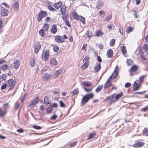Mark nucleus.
Listing matches in <instances>:
<instances>
[{"mask_svg": "<svg viewBox=\"0 0 148 148\" xmlns=\"http://www.w3.org/2000/svg\"><path fill=\"white\" fill-rule=\"evenodd\" d=\"M47 12L42 10H41L37 16V19L38 22H40L43 18L46 17L47 15Z\"/></svg>", "mask_w": 148, "mask_h": 148, "instance_id": "f257e3e1", "label": "nucleus"}, {"mask_svg": "<svg viewBox=\"0 0 148 148\" xmlns=\"http://www.w3.org/2000/svg\"><path fill=\"white\" fill-rule=\"evenodd\" d=\"M49 50L46 51L45 49L43 50V52L42 54V60L45 61L48 60L49 56Z\"/></svg>", "mask_w": 148, "mask_h": 148, "instance_id": "f03ea898", "label": "nucleus"}, {"mask_svg": "<svg viewBox=\"0 0 148 148\" xmlns=\"http://www.w3.org/2000/svg\"><path fill=\"white\" fill-rule=\"evenodd\" d=\"M8 86H10L9 89L8 91L11 90L15 85V84L14 83V81L12 79H9L6 82Z\"/></svg>", "mask_w": 148, "mask_h": 148, "instance_id": "7ed1b4c3", "label": "nucleus"}, {"mask_svg": "<svg viewBox=\"0 0 148 148\" xmlns=\"http://www.w3.org/2000/svg\"><path fill=\"white\" fill-rule=\"evenodd\" d=\"M39 96H36L34 99V100L29 105V107H31L34 106L36 105L39 101Z\"/></svg>", "mask_w": 148, "mask_h": 148, "instance_id": "20e7f679", "label": "nucleus"}, {"mask_svg": "<svg viewBox=\"0 0 148 148\" xmlns=\"http://www.w3.org/2000/svg\"><path fill=\"white\" fill-rule=\"evenodd\" d=\"M41 48V45L39 42H37L35 43L34 47V53H38L39 50Z\"/></svg>", "mask_w": 148, "mask_h": 148, "instance_id": "39448f33", "label": "nucleus"}, {"mask_svg": "<svg viewBox=\"0 0 148 148\" xmlns=\"http://www.w3.org/2000/svg\"><path fill=\"white\" fill-rule=\"evenodd\" d=\"M55 40L59 43H62L64 42L65 41L64 39L62 36L59 35L55 37Z\"/></svg>", "mask_w": 148, "mask_h": 148, "instance_id": "423d86ee", "label": "nucleus"}, {"mask_svg": "<svg viewBox=\"0 0 148 148\" xmlns=\"http://www.w3.org/2000/svg\"><path fill=\"white\" fill-rule=\"evenodd\" d=\"M113 55V52L111 49H109L107 52L106 56L109 58H111Z\"/></svg>", "mask_w": 148, "mask_h": 148, "instance_id": "0eeeda50", "label": "nucleus"}, {"mask_svg": "<svg viewBox=\"0 0 148 148\" xmlns=\"http://www.w3.org/2000/svg\"><path fill=\"white\" fill-rule=\"evenodd\" d=\"M133 86H134V87L133 88V90L134 91L138 90L140 87V83H137L136 82H134L133 84Z\"/></svg>", "mask_w": 148, "mask_h": 148, "instance_id": "6e6552de", "label": "nucleus"}, {"mask_svg": "<svg viewBox=\"0 0 148 148\" xmlns=\"http://www.w3.org/2000/svg\"><path fill=\"white\" fill-rule=\"evenodd\" d=\"M144 143L143 142H137L134 144L133 146L130 145V146H133L134 147H140L143 146Z\"/></svg>", "mask_w": 148, "mask_h": 148, "instance_id": "1a4fd4ad", "label": "nucleus"}, {"mask_svg": "<svg viewBox=\"0 0 148 148\" xmlns=\"http://www.w3.org/2000/svg\"><path fill=\"white\" fill-rule=\"evenodd\" d=\"M115 93H114L112 95H114V98L115 97V98L116 101H118L120 98L123 96V93L122 92H121L120 93L117 94L115 95Z\"/></svg>", "mask_w": 148, "mask_h": 148, "instance_id": "9d476101", "label": "nucleus"}, {"mask_svg": "<svg viewBox=\"0 0 148 148\" xmlns=\"http://www.w3.org/2000/svg\"><path fill=\"white\" fill-rule=\"evenodd\" d=\"M52 75L51 74H48L46 73L43 79L45 81H47L51 77Z\"/></svg>", "mask_w": 148, "mask_h": 148, "instance_id": "9b49d317", "label": "nucleus"}, {"mask_svg": "<svg viewBox=\"0 0 148 148\" xmlns=\"http://www.w3.org/2000/svg\"><path fill=\"white\" fill-rule=\"evenodd\" d=\"M104 5L103 2L101 0L99 1L97 3V5L96 8L97 9H98L102 7Z\"/></svg>", "mask_w": 148, "mask_h": 148, "instance_id": "f8f14e48", "label": "nucleus"}, {"mask_svg": "<svg viewBox=\"0 0 148 148\" xmlns=\"http://www.w3.org/2000/svg\"><path fill=\"white\" fill-rule=\"evenodd\" d=\"M110 78H111V77H110L108 79L106 83L104 86L103 88L104 89L110 86L111 85L112 83L109 81L110 79Z\"/></svg>", "mask_w": 148, "mask_h": 148, "instance_id": "ddd939ff", "label": "nucleus"}, {"mask_svg": "<svg viewBox=\"0 0 148 148\" xmlns=\"http://www.w3.org/2000/svg\"><path fill=\"white\" fill-rule=\"evenodd\" d=\"M13 9L14 10L16 11H17L18 10V2L16 1H15L14 3Z\"/></svg>", "mask_w": 148, "mask_h": 148, "instance_id": "4468645a", "label": "nucleus"}, {"mask_svg": "<svg viewBox=\"0 0 148 148\" xmlns=\"http://www.w3.org/2000/svg\"><path fill=\"white\" fill-rule=\"evenodd\" d=\"M86 96V97L87 98L88 101L91 99L94 96V95L93 93H89L86 94L84 95Z\"/></svg>", "mask_w": 148, "mask_h": 148, "instance_id": "2eb2a0df", "label": "nucleus"}, {"mask_svg": "<svg viewBox=\"0 0 148 148\" xmlns=\"http://www.w3.org/2000/svg\"><path fill=\"white\" fill-rule=\"evenodd\" d=\"M88 101L87 99V98L86 97V96L84 95L83 97L82 100L81 104H82V105H84Z\"/></svg>", "mask_w": 148, "mask_h": 148, "instance_id": "dca6fc26", "label": "nucleus"}, {"mask_svg": "<svg viewBox=\"0 0 148 148\" xmlns=\"http://www.w3.org/2000/svg\"><path fill=\"white\" fill-rule=\"evenodd\" d=\"M8 9L3 8L1 11V15L3 16H6L8 15Z\"/></svg>", "mask_w": 148, "mask_h": 148, "instance_id": "f3484780", "label": "nucleus"}, {"mask_svg": "<svg viewBox=\"0 0 148 148\" xmlns=\"http://www.w3.org/2000/svg\"><path fill=\"white\" fill-rule=\"evenodd\" d=\"M62 2H58L54 4V7L58 9L62 6Z\"/></svg>", "mask_w": 148, "mask_h": 148, "instance_id": "a211bd4d", "label": "nucleus"}, {"mask_svg": "<svg viewBox=\"0 0 148 148\" xmlns=\"http://www.w3.org/2000/svg\"><path fill=\"white\" fill-rule=\"evenodd\" d=\"M103 87V84L98 85L95 90V92L98 93L100 92L102 89Z\"/></svg>", "mask_w": 148, "mask_h": 148, "instance_id": "6ab92c4d", "label": "nucleus"}, {"mask_svg": "<svg viewBox=\"0 0 148 148\" xmlns=\"http://www.w3.org/2000/svg\"><path fill=\"white\" fill-rule=\"evenodd\" d=\"M101 68L100 63H98L97 65H95L94 67V70L97 72L99 71Z\"/></svg>", "mask_w": 148, "mask_h": 148, "instance_id": "aec40b11", "label": "nucleus"}, {"mask_svg": "<svg viewBox=\"0 0 148 148\" xmlns=\"http://www.w3.org/2000/svg\"><path fill=\"white\" fill-rule=\"evenodd\" d=\"M60 10L62 14L63 15H64L66 12L65 6V5L62 6Z\"/></svg>", "mask_w": 148, "mask_h": 148, "instance_id": "412c9836", "label": "nucleus"}, {"mask_svg": "<svg viewBox=\"0 0 148 148\" xmlns=\"http://www.w3.org/2000/svg\"><path fill=\"white\" fill-rule=\"evenodd\" d=\"M14 68L16 69H18L20 66V61L17 60L14 63Z\"/></svg>", "mask_w": 148, "mask_h": 148, "instance_id": "4be33fe9", "label": "nucleus"}, {"mask_svg": "<svg viewBox=\"0 0 148 148\" xmlns=\"http://www.w3.org/2000/svg\"><path fill=\"white\" fill-rule=\"evenodd\" d=\"M49 97L47 96H46L44 99V101L46 105H48L50 103L49 99Z\"/></svg>", "mask_w": 148, "mask_h": 148, "instance_id": "5701e85b", "label": "nucleus"}, {"mask_svg": "<svg viewBox=\"0 0 148 148\" xmlns=\"http://www.w3.org/2000/svg\"><path fill=\"white\" fill-rule=\"evenodd\" d=\"M138 69V66L135 65H134L132 66L131 69H130L133 72H135Z\"/></svg>", "mask_w": 148, "mask_h": 148, "instance_id": "b1692460", "label": "nucleus"}, {"mask_svg": "<svg viewBox=\"0 0 148 148\" xmlns=\"http://www.w3.org/2000/svg\"><path fill=\"white\" fill-rule=\"evenodd\" d=\"M82 84L86 86H90L92 84V82L89 81H83Z\"/></svg>", "mask_w": 148, "mask_h": 148, "instance_id": "393cba45", "label": "nucleus"}, {"mask_svg": "<svg viewBox=\"0 0 148 148\" xmlns=\"http://www.w3.org/2000/svg\"><path fill=\"white\" fill-rule=\"evenodd\" d=\"M134 28L131 26H129L128 27L126 30L127 34L129 33L133 30Z\"/></svg>", "mask_w": 148, "mask_h": 148, "instance_id": "a878e982", "label": "nucleus"}, {"mask_svg": "<svg viewBox=\"0 0 148 148\" xmlns=\"http://www.w3.org/2000/svg\"><path fill=\"white\" fill-rule=\"evenodd\" d=\"M96 135V134L95 132H93L89 134L88 136V140H90L92 138H94Z\"/></svg>", "mask_w": 148, "mask_h": 148, "instance_id": "bb28decb", "label": "nucleus"}, {"mask_svg": "<svg viewBox=\"0 0 148 148\" xmlns=\"http://www.w3.org/2000/svg\"><path fill=\"white\" fill-rule=\"evenodd\" d=\"M96 34L97 36H102L103 33L100 30H98L96 33Z\"/></svg>", "mask_w": 148, "mask_h": 148, "instance_id": "cd10ccee", "label": "nucleus"}, {"mask_svg": "<svg viewBox=\"0 0 148 148\" xmlns=\"http://www.w3.org/2000/svg\"><path fill=\"white\" fill-rule=\"evenodd\" d=\"M50 63L53 65H56L57 63L56 59L54 58L51 60L50 61Z\"/></svg>", "mask_w": 148, "mask_h": 148, "instance_id": "c85d7f7f", "label": "nucleus"}, {"mask_svg": "<svg viewBox=\"0 0 148 148\" xmlns=\"http://www.w3.org/2000/svg\"><path fill=\"white\" fill-rule=\"evenodd\" d=\"M39 34L42 37L45 36V31L44 29H41L39 31Z\"/></svg>", "mask_w": 148, "mask_h": 148, "instance_id": "c756f323", "label": "nucleus"}, {"mask_svg": "<svg viewBox=\"0 0 148 148\" xmlns=\"http://www.w3.org/2000/svg\"><path fill=\"white\" fill-rule=\"evenodd\" d=\"M147 75L146 74H144L140 76L139 78V80L141 82L143 81L144 78L146 77Z\"/></svg>", "mask_w": 148, "mask_h": 148, "instance_id": "7c9ffc66", "label": "nucleus"}, {"mask_svg": "<svg viewBox=\"0 0 148 148\" xmlns=\"http://www.w3.org/2000/svg\"><path fill=\"white\" fill-rule=\"evenodd\" d=\"M114 98V96L113 95H112L107 97L104 100V101H106L108 100H109L111 99H112Z\"/></svg>", "mask_w": 148, "mask_h": 148, "instance_id": "2f4dec72", "label": "nucleus"}, {"mask_svg": "<svg viewBox=\"0 0 148 148\" xmlns=\"http://www.w3.org/2000/svg\"><path fill=\"white\" fill-rule=\"evenodd\" d=\"M69 14L68 13H67L66 14L63 15L62 18L64 21L66 20L69 18Z\"/></svg>", "mask_w": 148, "mask_h": 148, "instance_id": "473e14b6", "label": "nucleus"}, {"mask_svg": "<svg viewBox=\"0 0 148 148\" xmlns=\"http://www.w3.org/2000/svg\"><path fill=\"white\" fill-rule=\"evenodd\" d=\"M126 63L127 65L130 66L133 64V62L131 59H127L126 61Z\"/></svg>", "mask_w": 148, "mask_h": 148, "instance_id": "72a5a7b5", "label": "nucleus"}, {"mask_svg": "<svg viewBox=\"0 0 148 148\" xmlns=\"http://www.w3.org/2000/svg\"><path fill=\"white\" fill-rule=\"evenodd\" d=\"M83 63L84 64L81 66V67L82 69H85L88 66L89 63Z\"/></svg>", "mask_w": 148, "mask_h": 148, "instance_id": "f704fd0d", "label": "nucleus"}, {"mask_svg": "<svg viewBox=\"0 0 148 148\" xmlns=\"http://www.w3.org/2000/svg\"><path fill=\"white\" fill-rule=\"evenodd\" d=\"M115 40L114 39H112L110 42V46H114L115 44Z\"/></svg>", "mask_w": 148, "mask_h": 148, "instance_id": "c9c22d12", "label": "nucleus"}, {"mask_svg": "<svg viewBox=\"0 0 148 148\" xmlns=\"http://www.w3.org/2000/svg\"><path fill=\"white\" fill-rule=\"evenodd\" d=\"M73 16L74 17V18L77 20H79V18L76 12L73 13Z\"/></svg>", "mask_w": 148, "mask_h": 148, "instance_id": "e433bc0d", "label": "nucleus"}, {"mask_svg": "<svg viewBox=\"0 0 148 148\" xmlns=\"http://www.w3.org/2000/svg\"><path fill=\"white\" fill-rule=\"evenodd\" d=\"M49 26V25L47 23H45L44 24L43 27L44 29L45 30H48Z\"/></svg>", "mask_w": 148, "mask_h": 148, "instance_id": "4c0bfd02", "label": "nucleus"}, {"mask_svg": "<svg viewBox=\"0 0 148 148\" xmlns=\"http://www.w3.org/2000/svg\"><path fill=\"white\" fill-rule=\"evenodd\" d=\"M143 133L145 135L147 136H148V129L145 127L144 129L143 130Z\"/></svg>", "mask_w": 148, "mask_h": 148, "instance_id": "58836bf2", "label": "nucleus"}, {"mask_svg": "<svg viewBox=\"0 0 148 148\" xmlns=\"http://www.w3.org/2000/svg\"><path fill=\"white\" fill-rule=\"evenodd\" d=\"M48 9L50 11L54 12L57 11V10L54 9L52 7L51 5L47 6Z\"/></svg>", "mask_w": 148, "mask_h": 148, "instance_id": "ea45409f", "label": "nucleus"}, {"mask_svg": "<svg viewBox=\"0 0 148 148\" xmlns=\"http://www.w3.org/2000/svg\"><path fill=\"white\" fill-rule=\"evenodd\" d=\"M119 70V67L118 66H116L115 67L114 70V72H116V75H115V77H117L118 74V70Z\"/></svg>", "mask_w": 148, "mask_h": 148, "instance_id": "a19ab883", "label": "nucleus"}, {"mask_svg": "<svg viewBox=\"0 0 148 148\" xmlns=\"http://www.w3.org/2000/svg\"><path fill=\"white\" fill-rule=\"evenodd\" d=\"M8 66L6 64H4V65L2 66L1 68V69H2L3 71H5L6 69L8 68Z\"/></svg>", "mask_w": 148, "mask_h": 148, "instance_id": "79ce46f5", "label": "nucleus"}, {"mask_svg": "<svg viewBox=\"0 0 148 148\" xmlns=\"http://www.w3.org/2000/svg\"><path fill=\"white\" fill-rule=\"evenodd\" d=\"M89 57H88L87 56H86L84 59L83 60V63H88L87 62L89 60Z\"/></svg>", "mask_w": 148, "mask_h": 148, "instance_id": "37998d69", "label": "nucleus"}, {"mask_svg": "<svg viewBox=\"0 0 148 148\" xmlns=\"http://www.w3.org/2000/svg\"><path fill=\"white\" fill-rule=\"evenodd\" d=\"M122 53L123 54H125L127 52V50L126 49L125 46H123L122 48Z\"/></svg>", "mask_w": 148, "mask_h": 148, "instance_id": "c03bdc74", "label": "nucleus"}, {"mask_svg": "<svg viewBox=\"0 0 148 148\" xmlns=\"http://www.w3.org/2000/svg\"><path fill=\"white\" fill-rule=\"evenodd\" d=\"M77 143V141H74L70 143H69V145L71 147H72L75 146Z\"/></svg>", "mask_w": 148, "mask_h": 148, "instance_id": "a18cd8bd", "label": "nucleus"}, {"mask_svg": "<svg viewBox=\"0 0 148 148\" xmlns=\"http://www.w3.org/2000/svg\"><path fill=\"white\" fill-rule=\"evenodd\" d=\"M51 32L53 34L56 33L57 31V29L55 28H51Z\"/></svg>", "mask_w": 148, "mask_h": 148, "instance_id": "49530a36", "label": "nucleus"}, {"mask_svg": "<svg viewBox=\"0 0 148 148\" xmlns=\"http://www.w3.org/2000/svg\"><path fill=\"white\" fill-rule=\"evenodd\" d=\"M80 17L81 18V19L80 20V21L82 22L83 24H85L86 23L85 18L80 15Z\"/></svg>", "mask_w": 148, "mask_h": 148, "instance_id": "de8ad7c7", "label": "nucleus"}, {"mask_svg": "<svg viewBox=\"0 0 148 148\" xmlns=\"http://www.w3.org/2000/svg\"><path fill=\"white\" fill-rule=\"evenodd\" d=\"M78 90V88H76L75 89H74L72 91L73 94L74 95L77 94L79 92V91Z\"/></svg>", "mask_w": 148, "mask_h": 148, "instance_id": "09e8293b", "label": "nucleus"}, {"mask_svg": "<svg viewBox=\"0 0 148 148\" xmlns=\"http://www.w3.org/2000/svg\"><path fill=\"white\" fill-rule=\"evenodd\" d=\"M20 105L19 103H16L14 105V110H17L19 107Z\"/></svg>", "mask_w": 148, "mask_h": 148, "instance_id": "8fccbe9b", "label": "nucleus"}, {"mask_svg": "<svg viewBox=\"0 0 148 148\" xmlns=\"http://www.w3.org/2000/svg\"><path fill=\"white\" fill-rule=\"evenodd\" d=\"M53 49L55 52H57L59 50V48L57 45H56L53 46Z\"/></svg>", "mask_w": 148, "mask_h": 148, "instance_id": "3c124183", "label": "nucleus"}, {"mask_svg": "<svg viewBox=\"0 0 148 148\" xmlns=\"http://www.w3.org/2000/svg\"><path fill=\"white\" fill-rule=\"evenodd\" d=\"M143 49L145 51H146L148 49V45L147 44H145L143 46Z\"/></svg>", "mask_w": 148, "mask_h": 148, "instance_id": "603ef678", "label": "nucleus"}, {"mask_svg": "<svg viewBox=\"0 0 148 148\" xmlns=\"http://www.w3.org/2000/svg\"><path fill=\"white\" fill-rule=\"evenodd\" d=\"M60 107L62 108L65 107V104L62 100H60Z\"/></svg>", "mask_w": 148, "mask_h": 148, "instance_id": "864d4df0", "label": "nucleus"}, {"mask_svg": "<svg viewBox=\"0 0 148 148\" xmlns=\"http://www.w3.org/2000/svg\"><path fill=\"white\" fill-rule=\"evenodd\" d=\"M30 65L32 66H33L34 65V59L32 58L30 61Z\"/></svg>", "mask_w": 148, "mask_h": 148, "instance_id": "5fc2aeb1", "label": "nucleus"}, {"mask_svg": "<svg viewBox=\"0 0 148 148\" xmlns=\"http://www.w3.org/2000/svg\"><path fill=\"white\" fill-rule=\"evenodd\" d=\"M32 127L34 129L36 130H40L41 128V127L40 126H37L35 125H33Z\"/></svg>", "mask_w": 148, "mask_h": 148, "instance_id": "6e6d98bb", "label": "nucleus"}, {"mask_svg": "<svg viewBox=\"0 0 148 148\" xmlns=\"http://www.w3.org/2000/svg\"><path fill=\"white\" fill-rule=\"evenodd\" d=\"M116 72H113L112 74L110 76L111 77V78H110V79H114L116 77H115V75H116Z\"/></svg>", "mask_w": 148, "mask_h": 148, "instance_id": "4d7b16f0", "label": "nucleus"}, {"mask_svg": "<svg viewBox=\"0 0 148 148\" xmlns=\"http://www.w3.org/2000/svg\"><path fill=\"white\" fill-rule=\"evenodd\" d=\"M52 110L51 107H49L46 109V112L48 113H50Z\"/></svg>", "mask_w": 148, "mask_h": 148, "instance_id": "13d9d810", "label": "nucleus"}, {"mask_svg": "<svg viewBox=\"0 0 148 148\" xmlns=\"http://www.w3.org/2000/svg\"><path fill=\"white\" fill-rule=\"evenodd\" d=\"M27 94L26 93H25V94L23 96V97H22V98H21V102L22 103H23V102L24 101V100H25L26 96H27Z\"/></svg>", "mask_w": 148, "mask_h": 148, "instance_id": "bf43d9fd", "label": "nucleus"}, {"mask_svg": "<svg viewBox=\"0 0 148 148\" xmlns=\"http://www.w3.org/2000/svg\"><path fill=\"white\" fill-rule=\"evenodd\" d=\"M112 17L111 15H109L108 16L104 19V21H108L110 20Z\"/></svg>", "mask_w": 148, "mask_h": 148, "instance_id": "052dcab7", "label": "nucleus"}, {"mask_svg": "<svg viewBox=\"0 0 148 148\" xmlns=\"http://www.w3.org/2000/svg\"><path fill=\"white\" fill-rule=\"evenodd\" d=\"M65 22L66 25L69 27H71V25L69 21L68 20H65L64 21Z\"/></svg>", "mask_w": 148, "mask_h": 148, "instance_id": "680f3d73", "label": "nucleus"}, {"mask_svg": "<svg viewBox=\"0 0 148 148\" xmlns=\"http://www.w3.org/2000/svg\"><path fill=\"white\" fill-rule=\"evenodd\" d=\"M58 116L55 114L53 115L51 117L50 119L52 120H55L57 117Z\"/></svg>", "mask_w": 148, "mask_h": 148, "instance_id": "e2e57ef3", "label": "nucleus"}, {"mask_svg": "<svg viewBox=\"0 0 148 148\" xmlns=\"http://www.w3.org/2000/svg\"><path fill=\"white\" fill-rule=\"evenodd\" d=\"M7 75H5L3 74L0 77L1 79H2V80H4L5 81L6 79Z\"/></svg>", "mask_w": 148, "mask_h": 148, "instance_id": "0e129e2a", "label": "nucleus"}, {"mask_svg": "<svg viewBox=\"0 0 148 148\" xmlns=\"http://www.w3.org/2000/svg\"><path fill=\"white\" fill-rule=\"evenodd\" d=\"M84 89L85 90V91L87 92H90L92 89V88L89 89L85 87H84Z\"/></svg>", "mask_w": 148, "mask_h": 148, "instance_id": "69168bd1", "label": "nucleus"}, {"mask_svg": "<svg viewBox=\"0 0 148 148\" xmlns=\"http://www.w3.org/2000/svg\"><path fill=\"white\" fill-rule=\"evenodd\" d=\"M62 71V70L59 69L56 71V73L57 75L58 76L61 73Z\"/></svg>", "mask_w": 148, "mask_h": 148, "instance_id": "338daca9", "label": "nucleus"}, {"mask_svg": "<svg viewBox=\"0 0 148 148\" xmlns=\"http://www.w3.org/2000/svg\"><path fill=\"white\" fill-rule=\"evenodd\" d=\"M131 85V84L129 82H127L125 84V88H128Z\"/></svg>", "mask_w": 148, "mask_h": 148, "instance_id": "774afa93", "label": "nucleus"}]
</instances>
